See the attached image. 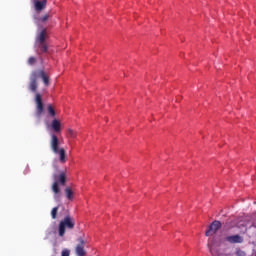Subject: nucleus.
<instances>
[{
  "label": "nucleus",
  "mask_w": 256,
  "mask_h": 256,
  "mask_svg": "<svg viewBox=\"0 0 256 256\" xmlns=\"http://www.w3.org/2000/svg\"><path fill=\"white\" fill-rule=\"evenodd\" d=\"M39 78L42 79L45 87H49L50 85L49 74H47L45 70L39 69L31 72L28 89L31 91V93H35L34 101L36 104V117H38V119L41 117V115H43V111H45V107L43 105V97L39 92H37V89L39 88Z\"/></svg>",
  "instance_id": "nucleus-1"
},
{
  "label": "nucleus",
  "mask_w": 256,
  "mask_h": 256,
  "mask_svg": "<svg viewBox=\"0 0 256 256\" xmlns=\"http://www.w3.org/2000/svg\"><path fill=\"white\" fill-rule=\"evenodd\" d=\"M53 179L52 192L54 193V199H59L61 195V188L59 185L65 186V183H67V174L62 171L58 175L54 174Z\"/></svg>",
  "instance_id": "nucleus-2"
},
{
  "label": "nucleus",
  "mask_w": 256,
  "mask_h": 256,
  "mask_svg": "<svg viewBox=\"0 0 256 256\" xmlns=\"http://www.w3.org/2000/svg\"><path fill=\"white\" fill-rule=\"evenodd\" d=\"M66 229L73 230L75 229V219L70 215H67L59 222L58 225V235L59 237H65Z\"/></svg>",
  "instance_id": "nucleus-3"
},
{
  "label": "nucleus",
  "mask_w": 256,
  "mask_h": 256,
  "mask_svg": "<svg viewBox=\"0 0 256 256\" xmlns=\"http://www.w3.org/2000/svg\"><path fill=\"white\" fill-rule=\"evenodd\" d=\"M208 248L212 256H245V252L239 249L235 253H219L215 247V238L208 242Z\"/></svg>",
  "instance_id": "nucleus-4"
},
{
  "label": "nucleus",
  "mask_w": 256,
  "mask_h": 256,
  "mask_svg": "<svg viewBox=\"0 0 256 256\" xmlns=\"http://www.w3.org/2000/svg\"><path fill=\"white\" fill-rule=\"evenodd\" d=\"M222 224L221 221L215 220L213 221L210 226L208 227V230L205 233L206 237H211V235H215L219 229H221Z\"/></svg>",
  "instance_id": "nucleus-5"
},
{
  "label": "nucleus",
  "mask_w": 256,
  "mask_h": 256,
  "mask_svg": "<svg viewBox=\"0 0 256 256\" xmlns=\"http://www.w3.org/2000/svg\"><path fill=\"white\" fill-rule=\"evenodd\" d=\"M59 137H57V134H51L50 135V149L53 152H57V150L61 149V147H59Z\"/></svg>",
  "instance_id": "nucleus-6"
},
{
  "label": "nucleus",
  "mask_w": 256,
  "mask_h": 256,
  "mask_svg": "<svg viewBox=\"0 0 256 256\" xmlns=\"http://www.w3.org/2000/svg\"><path fill=\"white\" fill-rule=\"evenodd\" d=\"M78 243L75 249L77 256H85L87 252L85 251V240L82 237L78 238Z\"/></svg>",
  "instance_id": "nucleus-7"
},
{
  "label": "nucleus",
  "mask_w": 256,
  "mask_h": 256,
  "mask_svg": "<svg viewBox=\"0 0 256 256\" xmlns=\"http://www.w3.org/2000/svg\"><path fill=\"white\" fill-rule=\"evenodd\" d=\"M47 29H42L36 36L35 45L40 43H46L48 39Z\"/></svg>",
  "instance_id": "nucleus-8"
},
{
  "label": "nucleus",
  "mask_w": 256,
  "mask_h": 256,
  "mask_svg": "<svg viewBox=\"0 0 256 256\" xmlns=\"http://www.w3.org/2000/svg\"><path fill=\"white\" fill-rule=\"evenodd\" d=\"M54 155H58L59 162L62 164L67 163V153L65 148H59L56 152H53Z\"/></svg>",
  "instance_id": "nucleus-9"
},
{
  "label": "nucleus",
  "mask_w": 256,
  "mask_h": 256,
  "mask_svg": "<svg viewBox=\"0 0 256 256\" xmlns=\"http://www.w3.org/2000/svg\"><path fill=\"white\" fill-rule=\"evenodd\" d=\"M47 7V0H34V9L37 13H41Z\"/></svg>",
  "instance_id": "nucleus-10"
},
{
  "label": "nucleus",
  "mask_w": 256,
  "mask_h": 256,
  "mask_svg": "<svg viewBox=\"0 0 256 256\" xmlns=\"http://www.w3.org/2000/svg\"><path fill=\"white\" fill-rule=\"evenodd\" d=\"M225 241L228 243H243V237H241L239 234L227 236L225 238Z\"/></svg>",
  "instance_id": "nucleus-11"
},
{
  "label": "nucleus",
  "mask_w": 256,
  "mask_h": 256,
  "mask_svg": "<svg viewBox=\"0 0 256 256\" xmlns=\"http://www.w3.org/2000/svg\"><path fill=\"white\" fill-rule=\"evenodd\" d=\"M36 49H38V55H41V53H47L49 51V45H47V42L35 44Z\"/></svg>",
  "instance_id": "nucleus-12"
},
{
  "label": "nucleus",
  "mask_w": 256,
  "mask_h": 256,
  "mask_svg": "<svg viewBox=\"0 0 256 256\" xmlns=\"http://www.w3.org/2000/svg\"><path fill=\"white\" fill-rule=\"evenodd\" d=\"M51 128L54 133H61V122L57 119H54L51 123Z\"/></svg>",
  "instance_id": "nucleus-13"
},
{
  "label": "nucleus",
  "mask_w": 256,
  "mask_h": 256,
  "mask_svg": "<svg viewBox=\"0 0 256 256\" xmlns=\"http://www.w3.org/2000/svg\"><path fill=\"white\" fill-rule=\"evenodd\" d=\"M65 195L69 201H73V190L71 189V187H67L65 189Z\"/></svg>",
  "instance_id": "nucleus-14"
},
{
  "label": "nucleus",
  "mask_w": 256,
  "mask_h": 256,
  "mask_svg": "<svg viewBox=\"0 0 256 256\" xmlns=\"http://www.w3.org/2000/svg\"><path fill=\"white\" fill-rule=\"evenodd\" d=\"M47 111H48L50 117H55V115H57V113L55 112V108H53V106L51 104H49L47 106Z\"/></svg>",
  "instance_id": "nucleus-15"
},
{
  "label": "nucleus",
  "mask_w": 256,
  "mask_h": 256,
  "mask_svg": "<svg viewBox=\"0 0 256 256\" xmlns=\"http://www.w3.org/2000/svg\"><path fill=\"white\" fill-rule=\"evenodd\" d=\"M67 133L70 139H77V132H75L73 129L69 128Z\"/></svg>",
  "instance_id": "nucleus-16"
},
{
  "label": "nucleus",
  "mask_w": 256,
  "mask_h": 256,
  "mask_svg": "<svg viewBox=\"0 0 256 256\" xmlns=\"http://www.w3.org/2000/svg\"><path fill=\"white\" fill-rule=\"evenodd\" d=\"M59 211V206H56L54 207L52 210H51V217L52 219H57V213Z\"/></svg>",
  "instance_id": "nucleus-17"
},
{
  "label": "nucleus",
  "mask_w": 256,
  "mask_h": 256,
  "mask_svg": "<svg viewBox=\"0 0 256 256\" xmlns=\"http://www.w3.org/2000/svg\"><path fill=\"white\" fill-rule=\"evenodd\" d=\"M27 63L28 65H35V63H37V58H35V56H31L28 58Z\"/></svg>",
  "instance_id": "nucleus-18"
},
{
  "label": "nucleus",
  "mask_w": 256,
  "mask_h": 256,
  "mask_svg": "<svg viewBox=\"0 0 256 256\" xmlns=\"http://www.w3.org/2000/svg\"><path fill=\"white\" fill-rule=\"evenodd\" d=\"M49 17H51V15L49 14H45L44 16H42L40 18L41 23H45V21H49Z\"/></svg>",
  "instance_id": "nucleus-19"
},
{
  "label": "nucleus",
  "mask_w": 256,
  "mask_h": 256,
  "mask_svg": "<svg viewBox=\"0 0 256 256\" xmlns=\"http://www.w3.org/2000/svg\"><path fill=\"white\" fill-rule=\"evenodd\" d=\"M71 255V250L69 249H63L61 256H70Z\"/></svg>",
  "instance_id": "nucleus-20"
},
{
  "label": "nucleus",
  "mask_w": 256,
  "mask_h": 256,
  "mask_svg": "<svg viewBox=\"0 0 256 256\" xmlns=\"http://www.w3.org/2000/svg\"><path fill=\"white\" fill-rule=\"evenodd\" d=\"M252 227L256 228V223L255 222H252Z\"/></svg>",
  "instance_id": "nucleus-21"
},
{
  "label": "nucleus",
  "mask_w": 256,
  "mask_h": 256,
  "mask_svg": "<svg viewBox=\"0 0 256 256\" xmlns=\"http://www.w3.org/2000/svg\"><path fill=\"white\" fill-rule=\"evenodd\" d=\"M246 220L249 221V220H251V218L250 217H246Z\"/></svg>",
  "instance_id": "nucleus-22"
}]
</instances>
